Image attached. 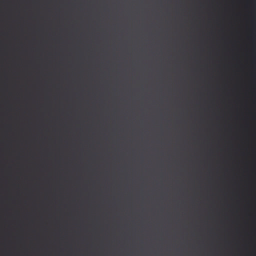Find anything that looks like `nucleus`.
Segmentation results:
<instances>
[{"mask_svg":"<svg viewBox=\"0 0 256 256\" xmlns=\"http://www.w3.org/2000/svg\"><path fill=\"white\" fill-rule=\"evenodd\" d=\"M216 128H256V127H216Z\"/></svg>","mask_w":256,"mask_h":256,"instance_id":"f257e3e1","label":"nucleus"},{"mask_svg":"<svg viewBox=\"0 0 256 256\" xmlns=\"http://www.w3.org/2000/svg\"><path fill=\"white\" fill-rule=\"evenodd\" d=\"M40 130H42L43 129H42V128H41Z\"/></svg>","mask_w":256,"mask_h":256,"instance_id":"f03ea898","label":"nucleus"},{"mask_svg":"<svg viewBox=\"0 0 256 256\" xmlns=\"http://www.w3.org/2000/svg\"><path fill=\"white\" fill-rule=\"evenodd\" d=\"M56 130H58V128H56Z\"/></svg>","mask_w":256,"mask_h":256,"instance_id":"7ed1b4c3","label":"nucleus"}]
</instances>
